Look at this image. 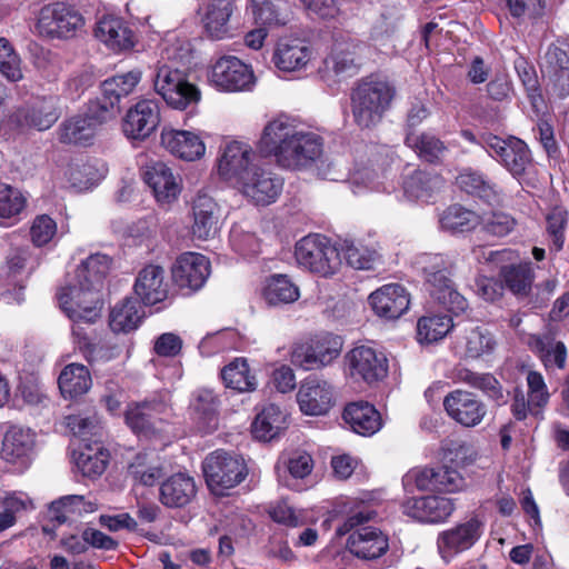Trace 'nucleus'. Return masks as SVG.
Wrapping results in <instances>:
<instances>
[{"instance_id": "nucleus-38", "label": "nucleus", "mask_w": 569, "mask_h": 569, "mask_svg": "<svg viewBox=\"0 0 569 569\" xmlns=\"http://www.w3.org/2000/svg\"><path fill=\"white\" fill-rule=\"evenodd\" d=\"M405 143L421 161L431 164L441 163L448 152L446 143L431 132L408 131Z\"/></svg>"}, {"instance_id": "nucleus-58", "label": "nucleus", "mask_w": 569, "mask_h": 569, "mask_svg": "<svg viewBox=\"0 0 569 569\" xmlns=\"http://www.w3.org/2000/svg\"><path fill=\"white\" fill-rule=\"evenodd\" d=\"M26 206V198L22 193L11 188L3 186L0 188V226H11L17 221V216L23 210Z\"/></svg>"}, {"instance_id": "nucleus-56", "label": "nucleus", "mask_w": 569, "mask_h": 569, "mask_svg": "<svg viewBox=\"0 0 569 569\" xmlns=\"http://www.w3.org/2000/svg\"><path fill=\"white\" fill-rule=\"evenodd\" d=\"M442 229L451 232H466L480 224V217L459 204L449 207L440 218Z\"/></svg>"}, {"instance_id": "nucleus-47", "label": "nucleus", "mask_w": 569, "mask_h": 569, "mask_svg": "<svg viewBox=\"0 0 569 569\" xmlns=\"http://www.w3.org/2000/svg\"><path fill=\"white\" fill-rule=\"evenodd\" d=\"M499 276L505 287L519 297H527L529 295L535 280L530 262L502 266Z\"/></svg>"}, {"instance_id": "nucleus-22", "label": "nucleus", "mask_w": 569, "mask_h": 569, "mask_svg": "<svg viewBox=\"0 0 569 569\" xmlns=\"http://www.w3.org/2000/svg\"><path fill=\"white\" fill-rule=\"evenodd\" d=\"M543 78L559 98L569 94V43L548 47L541 62Z\"/></svg>"}, {"instance_id": "nucleus-43", "label": "nucleus", "mask_w": 569, "mask_h": 569, "mask_svg": "<svg viewBox=\"0 0 569 569\" xmlns=\"http://www.w3.org/2000/svg\"><path fill=\"white\" fill-rule=\"evenodd\" d=\"M458 347L466 358L478 359L493 351L496 340L488 329L471 326L465 328L463 336L458 341Z\"/></svg>"}, {"instance_id": "nucleus-60", "label": "nucleus", "mask_w": 569, "mask_h": 569, "mask_svg": "<svg viewBox=\"0 0 569 569\" xmlns=\"http://www.w3.org/2000/svg\"><path fill=\"white\" fill-rule=\"evenodd\" d=\"M132 479L143 486H153L162 476V469L148 461L147 455H138L128 467Z\"/></svg>"}, {"instance_id": "nucleus-3", "label": "nucleus", "mask_w": 569, "mask_h": 569, "mask_svg": "<svg viewBox=\"0 0 569 569\" xmlns=\"http://www.w3.org/2000/svg\"><path fill=\"white\" fill-rule=\"evenodd\" d=\"M395 96V87L386 79L370 77L361 80L351 92L355 123L362 129L377 126L389 110Z\"/></svg>"}, {"instance_id": "nucleus-9", "label": "nucleus", "mask_w": 569, "mask_h": 569, "mask_svg": "<svg viewBox=\"0 0 569 569\" xmlns=\"http://www.w3.org/2000/svg\"><path fill=\"white\" fill-rule=\"evenodd\" d=\"M298 264L321 277L335 274L340 266L339 249L325 236L308 234L295 248Z\"/></svg>"}, {"instance_id": "nucleus-21", "label": "nucleus", "mask_w": 569, "mask_h": 569, "mask_svg": "<svg viewBox=\"0 0 569 569\" xmlns=\"http://www.w3.org/2000/svg\"><path fill=\"white\" fill-rule=\"evenodd\" d=\"M297 401L307 416L326 415L333 406V387L318 377H307L299 387Z\"/></svg>"}, {"instance_id": "nucleus-59", "label": "nucleus", "mask_w": 569, "mask_h": 569, "mask_svg": "<svg viewBox=\"0 0 569 569\" xmlns=\"http://www.w3.org/2000/svg\"><path fill=\"white\" fill-rule=\"evenodd\" d=\"M0 72L11 82L20 81L23 78L21 59L4 38H0Z\"/></svg>"}, {"instance_id": "nucleus-44", "label": "nucleus", "mask_w": 569, "mask_h": 569, "mask_svg": "<svg viewBox=\"0 0 569 569\" xmlns=\"http://www.w3.org/2000/svg\"><path fill=\"white\" fill-rule=\"evenodd\" d=\"M287 413L279 406L269 403L257 415L252 423V433L256 438L270 441L286 428Z\"/></svg>"}, {"instance_id": "nucleus-10", "label": "nucleus", "mask_w": 569, "mask_h": 569, "mask_svg": "<svg viewBox=\"0 0 569 569\" xmlns=\"http://www.w3.org/2000/svg\"><path fill=\"white\" fill-rule=\"evenodd\" d=\"M207 79L220 92H250L257 82L251 66L234 56L218 58L211 64Z\"/></svg>"}, {"instance_id": "nucleus-4", "label": "nucleus", "mask_w": 569, "mask_h": 569, "mask_svg": "<svg viewBox=\"0 0 569 569\" xmlns=\"http://www.w3.org/2000/svg\"><path fill=\"white\" fill-rule=\"evenodd\" d=\"M161 59L156 64L154 91L174 109L183 110L197 103L201 97L200 90L179 70L176 57L169 48L164 49Z\"/></svg>"}, {"instance_id": "nucleus-61", "label": "nucleus", "mask_w": 569, "mask_h": 569, "mask_svg": "<svg viewBox=\"0 0 569 569\" xmlns=\"http://www.w3.org/2000/svg\"><path fill=\"white\" fill-rule=\"evenodd\" d=\"M68 177L72 187L83 191L94 187L103 178V173L91 163H76L70 166Z\"/></svg>"}, {"instance_id": "nucleus-29", "label": "nucleus", "mask_w": 569, "mask_h": 569, "mask_svg": "<svg viewBox=\"0 0 569 569\" xmlns=\"http://www.w3.org/2000/svg\"><path fill=\"white\" fill-rule=\"evenodd\" d=\"M36 433L30 428L10 426L2 440L1 458L27 467L34 451Z\"/></svg>"}, {"instance_id": "nucleus-19", "label": "nucleus", "mask_w": 569, "mask_h": 569, "mask_svg": "<svg viewBox=\"0 0 569 569\" xmlns=\"http://www.w3.org/2000/svg\"><path fill=\"white\" fill-rule=\"evenodd\" d=\"M142 77L140 70H131L106 79L101 84L102 97L93 101L102 110V119H114L119 113V102L130 94Z\"/></svg>"}, {"instance_id": "nucleus-50", "label": "nucleus", "mask_w": 569, "mask_h": 569, "mask_svg": "<svg viewBox=\"0 0 569 569\" xmlns=\"http://www.w3.org/2000/svg\"><path fill=\"white\" fill-rule=\"evenodd\" d=\"M262 297L269 306H280L295 302L300 292L287 276L276 274L266 280Z\"/></svg>"}, {"instance_id": "nucleus-5", "label": "nucleus", "mask_w": 569, "mask_h": 569, "mask_svg": "<svg viewBox=\"0 0 569 569\" xmlns=\"http://www.w3.org/2000/svg\"><path fill=\"white\" fill-rule=\"evenodd\" d=\"M425 276L430 296L449 312L458 316L463 312L468 302L453 287L449 274L452 269L451 260L440 253H425L418 261Z\"/></svg>"}, {"instance_id": "nucleus-37", "label": "nucleus", "mask_w": 569, "mask_h": 569, "mask_svg": "<svg viewBox=\"0 0 569 569\" xmlns=\"http://www.w3.org/2000/svg\"><path fill=\"white\" fill-rule=\"evenodd\" d=\"M343 420L353 432L365 437L377 433L382 427L380 412L365 401L349 403L343 410Z\"/></svg>"}, {"instance_id": "nucleus-42", "label": "nucleus", "mask_w": 569, "mask_h": 569, "mask_svg": "<svg viewBox=\"0 0 569 569\" xmlns=\"http://www.w3.org/2000/svg\"><path fill=\"white\" fill-rule=\"evenodd\" d=\"M356 44L351 42L335 43L330 54L323 61V73L326 77L331 74L343 78L355 74L358 67L355 62Z\"/></svg>"}, {"instance_id": "nucleus-11", "label": "nucleus", "mask_w": 569, "mask_h": 569, "mask_svg": "<svg viewBox=\"0 0 569 569\" xmlns=\"http://www.w3.org/2000/svg\"><path fill=\"white\" fill-rule=\"evenodd\" d=\"M487 144L488 154L518 180L525 177L533 164L529 147L517 137L489 138Z\"/></svg>"}, {"instance_id": "nucleus-14", "label": "nucleus", "mask_w": 569, "mask_h": 569, "mask_svg": "<svg viewBox=\"0 0 569 569\" xmlns=\"http://www.w3.org/2000/svg\"><path fill=\"white\" fill-rule=\"evenodd\" d=\"M240 192L258 206L273 203L283 188V180L269 168L256 166L237 183Z\"/></svg>"}, {"instance_id": "nucleus-62", "label": "nucleus", "mask_w": 569, "mask_h": 569, "mask_svg": "<svg viewBox=\"0 0 569 569\" xmlns=\"http://www.w3.org/2000/svg\"><path fill=\"white\" fill-rule=\"evenodd\" d=\"M483 231L495 237H505L512 232L517 220L509 213L492 211L480 218Z\"/></svg>"}, {"instance_id": "nucleus-24", "label": "nucleus", "mask_w": 569, "mask_h": 569, "mask_svg": "<svg viewBox=\"0 0 569 569\" xmlns=\"http://www.w3.org/2000/svg\"><path fill=\"white\" fill-rule=\"evenodd\" d=\"M160 122V108L154 99H142L131 107L123 119L122 130L128 138L144 139Z\"/></svg>"}, {"instance_id": "nucleus-55", "label": "nucleus", "mask_w": 569, "mask_h": 569, "mask_svg": "<svg viewBox=\"0 0 569 569\" xmlns=\"http://www.w3.org/2000/svg\"><path fill=\"white\" fill-rule=\"evenodd\" d=\"M20 121L22 124L34 128L39 131L51 128L58 120V113L52 101H39L24 111L20 112Z\"/></svg>"}, {"instance_id": "nucleus-27", "label": "nucleus", "mask_w": 569, "mask_h": 569, "mask_svg": "<svg viewBox=\"0 0 569 569\" xmlns=\"http://www.w3.org/2000/svg\"><path fill=\"white\" fill-rule=\"evenodd\" d=\"M193 223L191 232L199 240L214 238L220 229V208L216 200L199 191L192 201Z\"/></svg>"}, {"instance_id": "nucleus-39", "label": "nucleus", "mask_w": 569, "mask_h": 569, "mask_svg": "<svg viewBox=\"0 0 569 569\" xmlns=\"http://www.w3.org/2000/svg\"><path fill=\"white\" fill-rule=\"evenodd\" d=\"M453 379L481 390L497 406L507 403L501 383L491 373H478L465 367H457L453 370Z\"/></svg>"}, {"instance_id": "nucleus-15", "label": "nucleus", "mask_w": 569, "mask_h": 569, "mask_svg": "<svg viewBox=\"0 0 569 569\" xmlns=\"http://www.w3.org/2000/svg\"><path fill=\"white\" fill-rule=\"evenodd\" d=\"M483 522L473 517L439 532L437 549L445 562L472 548L483 533Z\"/></svg>"}, {"instance_id": "nucleus-35", "label": "nucleus", "mask_w": 569, "mask_h": 569, "mask_svg": "<svg viewBox=\"0 0 569 569\" xmlns=\"http://www.w3.org/2000/svg\"><path fill=\"white\" fill-rule=\"evenodd\" d=\"M96 37L108 48L120 52L132 49L136 44V37L128 24L118 17H102L94 30Z\"/></svg>"}, {"instance_id": "nucleus-28", "label": "nucleus", "mask_w": 569, "mask_h": 569, "mask_svg": "<svg viewBox=\"0 0 569 569\" xmlns=\"http://www.w3.org/2000/svg\"><path fill=\"white\" fill-rule=\"evenodd\" d=\"M256 159L257 154L248 143L232 141L224 147L219 158V173L226 179H234L239 183L242 176L257 166Z\"/></svg>"}, {"instance_id": "nucleus-18", "label": "nucleus", "mask_w": 569, "mask_h": 569, "mask_svg": "<svg viewBox=\"0 0 569 569\" xmlns=\"http://www.w3.org/2000/svg\"><path fill=\"white\" fill-rule=\"evenodd\" d=\"M447 415L463 427H476L487 415V406L472 392L457 389L443 398Z\"/></svg>"}, {"instance_id": "nucleus-33", "label": "nucleus", "mask_w": 569, "mask_h": 569, "mask_svg": "<svg viewBox=\"0 0 569 569\" xmlns=\"http://www.w3.org/2000/svg\"><path fill=\"white\" fill-rule=\"evenodd\" d=\"M161 143L171 154L186 161L198 160L206 152L203 140L189 130H163Z\"/></svg>"}, {"instance_id": "nucleus-7", "label": "nucleus", "mask_w": 569, "mask_h": 569, "mask_svg": "<svg viewBox=\"0 0 569 569\" xmlns=\"http://www.w3.org/2000/svg\"><path fill=\"white\" fill-rule=\"evenodd\" d=\"M202 470L210 491L216 496H226L239 486L248 476V466L241 455L222 449L209 453Z\"/></svg>"}, {"instance_id": "nucleus-13", "label": "nucleus", "mask_w": 569, "mask_h": 569, "mask_svg": "<svg viewBox=\"0 0 569 569\" xmlns=\"http://www.w3.org/2000/svg\"><path fill=\"white\" fill-rule=\"evenodd\" d=\"M342 350V340L339 336L326 333L309 343L295 347L291 361L305 370H313L329 366Z\"/></svg>"}, {"instance_id": "nucleus-31", "label": "nucleus", "mask_w": 569, "mask_h": 569, "mask_svg": "<svg viewBox=\"0 0 569 569\" xmlns=\"http://www.w3.org/2000/svg\"><path fill=\"white\" fill-rule=\"evenodd\" d=\"M136 295L144 305L153 306L167 299L169 283L162 267L146 266L139 271L133 286Z\"/></svg>"}, {"instance_id": "nucleus-36", "label": "nucleus", "mask_w": 569, "mask_h": 569, "mask_svg": "<svg viewBox=\"0 0 569 569\" xmlns=\"http://www.w3.org/2000/svg\"><path fill=\"white\" fill-rule=\"evenodd\" d=\"M234 4L230 0H210L203 7L202 23L207 36L213 40H222L230 36V18Z\"/></svg>"}, {"instance_id": "nucleus-46", "label": "nucleus", "mask_w": 569, "mask_h": 569, "mask_svg": "<svg viewBox=\"0 0 569 569\" xmlns=\"http://www.w3.org/2000/svg\"><path fill=\"white\" fill-rule=\"evenodd\" d=\"M92 380L88 368L80 363H70L61 371L58 385L64 398H76L84 395L91 387Z\"/></svg>"}, {"instance_id": "nucleus-8", "label": "nucleus", "mask_w": 569, "mask_h": 569, "mask_svg": "<svg viewBox=\"0 0 569 569\" xmlns=\"http://www.w3.org/2000/svg\"><path fill=\"white\" fill-rule=\"evenodd\" d=\"M57 298L61 310L73 322L93 323L101 317L102 299L99 290L93 289L68 274L64 286H62Z\"/></svg>"}, {"instance_id": "nucleus-54", "label": "nucleus", "mask_w": 569, "mask_h": 569, "mask_svg": "<svg viewBox=\"0 0 569 569\" xmlns=\"http://www.w3.org/2000/svg\"><path fill=\"white\" fill-rule=\"evenodd\" d=\"M452 327V319L447 315L423 316L417 323V339L420 343L437 342L443 339Z\"/></svg>"}, {"instance_id": "nucleus-12", "label": "nucleus", "mask_w": 569, "mask_h": 569, "mask_svg": "<svg viewBox=\"0 0 569 569\" xmlns=\"http://www.w3.org/2000/svg\"><path fill=\"white\" fill-rule=\"evenodd\" d=\"M83 24V17L78 10L64 2H56L41 9L37 28L42 36L67 39L73 37Z\"/></svg>"}, {"instance_id": "nucleus-25", "label": "nucleus", "mask_w": 569, "mask_h": 569, "mask_svg": "<svg viewBox=\"0 0 569 569\" xmlns=\"http://www.w3.org/2000/svg\"><path fill=\"white\" fill-rule=\"evenodd\" d=\"M402 513L420 522L437 523L448 519L455 510L453 501L441 496L411 497L403 501Z\"/></svg>"}, {"instance_id": "nucleus-30", "label": "nucleus", "mask_w": 569, "mask_h": 569, "mask_svg": "<svg viewBox=\"0 0 569 569\" xmlns=\"http://www.w3.org/2000/svg\"><path fill=\"white\" fill-rule=\"evenodd\" d=\"M369 303L379 317L398 319L408 310L410 299L405 287L389 283L373 291Z\"/></svg>"}, {"instance_id": "nucleus-17", "label": "nucleus", "mask_w": 569, "mask_h": 569, "mask_svg": "<svg viewBox=\"0 0 569 569\" xmlns=\"http://www.w3.org/2000/svg\"><path fill=\"white\" fill-rule=\"evenodd\" d=\"M142 179L161 207H169L176 202L182 190L180 177L174 174L172 169L162 161L147 164L142 172Z\"/></svg>"}, {"instance_id": "nucleus-40", "label": "nucleus", "mask_w": 569, "mask_h": 569, "mask_svg": "<svg viewBox=\"0 0 569 569\" xmlns=\"http://www.w3.org/2000/svg\"><path fill=\"white\" fill-rule=\"evenodd\" d=\"M530 349L539 357L547 370L563 369L567 361V348L551 335H531L528 339Z\"/></svg>"}, {"instance_id": "nucleus-53", "label": "nucleus", "mask_w": 569, "mask_h": 569, "mask_svg": "<svg viewBox=\"0 0 569 569\" xmlns=\"http://www.w3.org/2000/svg\"><path fill=\"white\" fill-rule=\"evenodd\" d=\"M338 249L340 256L343 254L348 266L353 269L370 270L380 260L378 251L362 242L345 240Z\"/></svg>"}, {"instance_id": "nucleus-32", "label": "nucleus", "mask_w": 569, "mask_h": 569, "mask_svg": "<svg viewBox=\"0 0 569 569\" xmlns=\"http://www.w3.org/2000/svg\"><path fill=\"white\" fill-rule=\"evenodd\" d=\"M193 477L178 472L167 478L159 488V500L167 508H183L197 496Z\"/></svg>"}, {"instance_id": "nucleus-1", "label": "nucleus", "mask_w": 569, "mask_h": 569, "mask_svg": "<svg viewBox=\"0 0 569 569\" xmlns=\"http://www.w3.org/2000/svg\"><path fill=\"white\" fill-rule=\"evenodd\" d=\"M257 148L280 168L303 170L321 159L323 140L319 134L299 128L293 119L281 113L264 124Z\"/></svg>"}, {"instance_id": "nucleus-26", "label": "nucleus", "mask_w": 569, "mask_h": 569, "mask_svg": "<svg viewBox=\"0 0 569 569\" xmlns=\"http://www.w3.org/2000/svg\"><path fill=\"white\" fill-rule=\"evenodd\" d=\"M313 59L312 47L300 38H282L276 44L272 62L283 72H297L307 68Z\"/></svg>"}, {"instance_id": "nucleus-41", "label": "nucleus", "mask_w": 569, "mask_h": 569, "mask_svg": "<svg viewBox=\"0 0 569 569\" xmlns=\"http://www.w3.org/2000/svg\"><path fill=\"white\" fill-rule=\"evenodd\" d=\"M226 388L237 392H252L258 387L256 375L251 371L246 358H234L220 372Z\"/></svg>"}, {"instance_id": "nucleus-48", "label": "nucleus", "mask_w": 569, "mask_h": 569, "mask_svg": "<svg viewBox=\"0 0 569 569\" xmlns=\"http://www.w3.org/2000/svg\"><path fill=\"white\" fill-rule=\"evenodd\" d=\"M219 400L213 390L202 388L196 391L192 409L194 419L206 432H211L218 427Z\"/></svg>"}, {"instance_id": "nucleus-2", "label": "nucleus", "mask_w": 569, "mask_h": 569, "mask_svg": "<svg viewBox=\"0 0 569 569\" xmlns=\"http://www.w3.org/2000/svg\"><path fill=\"white\" fill-rule=\"evenodd\" d=\"M66 425L80 443L73 451L79 471L89 478L101 476L109 462V452L102 447V427L96 415L83 417L72 415L66 418Z\"/></svg>"}, {"instance_id": "nucleus-63", "label": "nucleus", "mask_w": 569, "mask_h": 569, "mask_svg": "<svg viewBox=\"0 0 569 569\" xmlns=\"http://www.w3.org/2000/svg\"><path fill=\"white\" fill-rule=\"evenodd\" d=\"M567 221L568 212L562 207L552 208L546 217L547 231L555 251H560L563 247Z\"/></svg>"}, {"instance_id": "nucleus-49", "label": "nucleus", "mask_w": 569, "mask_h": 569, "mask_svg": "<svg viewBox=\"0 0 569 569\" xmlns=\"http://www.w3.org/2000/svg\"><path fill=\"white\" fill-rule=\"evenodd\" d=\"M141 306L134 298H124L110 312L109 326L114 332L136 330L141 321Z\"/></svg>"}, {"instance_id": "nucleus-64", "label": "nucleus", "mask_w": 569, "mask_h": 569, "mask_svg": "<svg viewBox=\"0 0 569 569\" xmlns=\"http://www.w3.org/2000/svg\"><path fill=\"white\" fill-rule=\"evenodd\" d=\"M229 238L233 250L242 256H251L260 251L258 238L241 224L232 226Z\"/></svg>"}, {"instance_id": "nucleus-57", "label": "nucleus", "mask_w": 569, "mask_h": 569, "mask_svg": "<svg viewBox=\"0 0 569 569\" xmlns=\"http://www.w3.org/2000/svg\"><path fill=\"white\" fill-rule=\"evenodd\" d=\"M458 186L467 193L485 199L487 202L497 200L499 192L497 186L490 183L476 171H465L457 178Z\"/></svg>"}, {"instance_id": "nucleus-34", "label": "nucleus", "mask_w": 569, "mask_h": 569, "mask_svg": "<svg viewBox=\"0 0 569 569\" xmlns=\"http://www.w3.org/2000/svg\"><path fill=\"white\" fill-rule=\"evenodd\" d=\"M349 551L358 558L377 559L389 548L388 538L375 527H361L353 531L348 540Z\"/></svg>"}, {"instance_id": "nucleus-23", "label": "nucleus", "mask_w": 569, "mask_h": 569, "mask_svg": "<svg viewBox=\"0 0 569 569\" xmlns=\"http://www.w3.org/2000/svg\"><path fill=\"white\" fill-rule=\"evenodd\" d=\"M172 279L180 289L199 290L210 274V262L201 253L184 252L172 266Z\"/></svg>"}, {"instance_id": "nucleus-52", "label": "nucleus", "mask_w": 569, "mask_h": 569, "mask_svg": "<svg viewBox=\"0 0 569 569\" xmlns=\"http://www.w3.org/2000/svg\"><path fill=\"white\" fill-rule=\"evenodd\" d=\"M252 13L262 26H284L289 20L287 0H250Z\"/></svg>"}, {"instance_id": "nucleus-6", "label": "nucleus", "mask_w": 569, "mask_h": 569, "mask_svg": "<svg viewBox=\"0 0 569 569\" xmlns=\"http://www.w3.org/2000/svg\"><path fill=\"white\" fill-rule=\"evenodd\" d=\"M172 417L168 392L154 393L141 401L128 405L124 419L128 427L138 436L154 437L164 429Z\"/></svg>"}, {"instance_id": "nucleus-45", "label": "nucleus", "mask_w": 569, "mask_h": 569, "mask_svg": "<svg viewBox=\"0 0 569 569\" xmlns=\"http://www.w3.org/2000/svg\"><path fill=\"white\" fill-rule=\"evenodd\" d=\"M442 179L422 170H415L403 179V194L409 200L427 201L433 192L442 187Z\"/></svg>"}, {"instance_id": "nucleus-16", "label": "nucleus", "mask_w": 569, "mask_h": 569, "mask_svg": "<svg viewBox=\"0 0 569 569\" xmlns=\"http://www.w3.org/2000/svg\"><path fill=\"white\" fill-rule=\"evenodd\" d=\"M102 110L92 101L86 114L64 120L58 130L59 141L68 144H90L99 127L110 119H102Z\"/></svg>"}, {"instance_id": "nucleus-51", "label": "nucleus", "mask_w": 569, "mask_h": 569, "mask_svg": "<svg viewBox=\"0 0 569 569\" xmlns=\"http://www.w3.org/2000/svg\"><path fill=\"white\" fill-rule=\"evenodd\" d=\"M110 264L111 260L107 254L94 253L83 260L71 276L101 291Z\"/></svg>"}, {"instance_id": "nucleus-20", "label": "nucleus", "mask_w": 569, "mask_h": 569, "mask_svg": "<svg viewBox=\"0 0 569 569\" xmlns=\"http://www.w3.org/2000/svg\"><path fill=\"white\" fill-rule=\"evenodd\" d=\"M350 376L367 383L382 380L388 373V360L373 348L359 346L347 355Z\"/></svg>"}]
</instances>
